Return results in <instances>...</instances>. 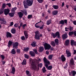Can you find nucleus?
Segmentation results:
<instances>
[{
  "mask_svg": "<svg viewBox=\"0 0 76 76\" xmlns=\"http://www.w3.org/2000/svg\"><path fill=\"white\" fill-rule=\"evenodd\" d=\"M23 5L24 8L27 9L28 8V6H31L33 4V0H25L23 2Z\"/></svg>",
  "mask_w": 76,
  "mask_h": 76,
  "instance_id": "obj_1",
  "label": "nucleus"
},
{
  "mask_svg": "<svg viewBox=\"0 0 76 76\" xmlns=\"http://www.w3.org/2000/svg\"><path fill=\"white\" fill-rule=\"evenodd\" d=\"M35 33V39H36L37 40H39L41 39L40 37H42V34H40L39 33V31H37L34 32Z\"/></svg>",
  "mask_w": 76,
  "mask_h": 76,
  "instance_id": "obj_2",
  "label": "nucleus"
},
{
  "mask_svg": "<svg viewBox=\"0 0 76 76\" xmlns=\"http://www.w3.org/2000/svg\"><path fill=\"white\" fill-rule=\"evenodd\" d=\"M44 45L45 50H50V49L51 51H53V50H54V48L53 47L51 48V45L45 42Z\"/></svg>",
  "mask_w": 76,
  "mask_h": 76,
  "instance_id": "obj_3",
  "label": "nucleus"
},
{
  "mask_svg": "<svg viewBox=\"0 0 76 76\" xmlns=\"http://www.w3.org/2000/svg\"><path fill=\"white\" fill-rule=\"evenodd\" d=\"M43 61L44 63H45V67H47V66H48V65L50 64V61H49V60H48L45 57L43 58Z\"/></svg>",
  "mask_w": 76,
  "mask_h": 76,
  "instance_id": "obj_4",
  "label": "nucleus"
},
{
  "mask_svg": "<svg viewBox=\"0 0 76 76\" xmlns=\"http://www.w3.org/2000/svg\"><path fill=\"white\" fill-rule=\"evenodd\" d=\"M52 36H53V38H55L56 37H57L58 38H60V33L58 31L56 32L55 34L52 33Z\"/></svg>",
  "mask_w": 76,
  "mask_h": 76,
  "instance_id": "obj_5",
  "label": "nucleus"
},
{
  "mask_svg": "<svg viewBox=\"0 0 76 76\" xmlns=\"http://www.w3.org/2000/svg\"><path fill=\"white\" fill-rule=\"evenodd\" d=\"M5 7H6V4L4 3L3 4L2 7L0 9V15H2V14L3 13L4 9L5 8Z\"/></svg>",
  "mask_w": 76,
  "mask_h": 76,
  "instance_id": "obj_6",
  "label": "nucleus"
},
{
  "mask_svg": "<svg viewBox=\"0 0 76 76\" xmlns=\"http://www.w3.org/2000/svg\"><path fill=\"white\" fill-rule=\"evenodd\" d=\"M32 63L33 64H31V67L33 69V70H35L37 67L36 65H35V64H34V63H35V61L34 60L32 61Z\"/></svg>",
  "mask_w": 76,
  "mask_h": 76,
  "instance_id": "obj_7",
  "label": "nucleus"
},
{
  "mask_svg": "<svg viewBox=\"0 0 76 76\" xmlns=\"http://www.w3.org/2000/svg\"><path fill=\"white\" fill-rule=\"evenodd\" d=\"M19 45V43L18 42H15L13 45V48H15L17 49L18 48V45Z\"/></svg>",
  "mask_w": 76,
  "mask_h": 76,
  "instance_id": "obj_8",
  "label": "nucleus"
},
{
  "mask_svg": "<svg viewBox=\"0 0 76 76\" xmlns=\"http://www.w3.org/2000/svg\"><path fill=\"white\" fill-rule=\"evenodd\" d=\"M7 38H12V34L9 31H7L6 32Z\"/></svg>",
  "mask_w": 76,
  "mask_h": 76,
  "instance_id": "obj_9",
  "label": "nucleus"
},
{
  "mask_svg": "<svg viewBox=\"0 0 76 76\" xmlns=\"http://www.w3.org/2000/svg\"><path fill=\"white\" fill-rule=\"evenodd\" d=\"M42 23L43 24H42V26H38L37 25H35V27L36 28H39L40 29H43V28H44V23Z\"/></svg>",
  "mask_w": 76,
  "mask_h": 76,
  "instance_id": "obj_10",
  "label": "nucleus"
},
{
  "mask_svg": "<svg viewBox=\"0 0 76 76\" xmlns=\"http://www.w3.org/2000/svg\"><path fill=\"white\" fill-rule=\"evenodd\" d=\"M18 16L20 19L22 18V17H23V13L21 12H18Z\"/></svg>",
  "mask_w": 76,
  "mask_h": 76,
  "instance_id": "obj_11",
  "label": "nucleus"
},
{
  "mask_svg": "<svg viewBox=\"0 0 76 76\" xmlns=\"http://www.w3.org/2000/svg\"><path fill=\"white\" fill-rule=\"evenodd\" d=\"M10 12V10H9V9H6L4 10V13L5 15H7Z\"/></svg>",
  "mask_w": 76,
  "mask_h": 76,
  "instance_id": "obj_12",
  "label": "nucleus"
},
{
  "mask_svg": "<svg viewBox=\"0 0 76 76\" xmlns=\"http://www.w3.org/2000/svg\"><path fill=\"white\" fill-rule=\"evenodd\" d=\"M1 22H0V23L1 25H3V24H6V21L5 20H2L1 17H0V21H1Z\"/></svg>",
  "mask_w": 76,
  "mask_h": 76,
  "instance_id": "obj_13",
  "label": "nucleus"
},
{
  "mask_svg": "<svg viewBox=\"0 0 76 76\" xmlns=\"http://www.w3.org/2000/svg\"><path fill=\"white\" fill-rule=\"evenodd\" d=\"M66 53L67 54V56L68 57H69L71 56V53L69 50H66Z\"/></svg>",
  "mask_w": 76,
  "mask_h": 76,
  "instance_id": "obj_14",
  "label": "nucleus"
},
{
  "mask_svg": "<svg viewBox=\"0 0 76 76\" xmlns=\"http://www.w3.org/2000/svg\"><path fill=\"white\" fill-rule=\"evenodd\" d=\"M61 59L62 61L64 62L65 61H66V57H64V56L63 55H62L61 57Z\"/></svg>",
  "mask_w": 76,
  "mask_h": 76,
  "instance_id": "obj_15",
  "label": "nucleus"
},
{
  "mask_svg": "<svg viewBox=\"0 0 76 76\" xmlns=\"http://www.w3.org/2000/svg\"><path fill=\"white\" fill-rule=\"evenodd\" d=\"M68 36H67V34L65 33V34H63L62 35V38L63 39H66L67 38Z\"/></svg>",
  "mask_w": 76,
  "mask_h": 76,
  "instance_id": "obj_16",
  "label": "nucleus"
},
{
  "mask_svg": "<svg viewBox=\"0 0 76 76\" xmlns=\"http://www.w3.org/2000/svg\"><path fill=\"white\" fill-rule=\"evenodd\" d=\"M44 48L42 46H40L39 47V52L40 53H41L44 51Z\"/></svg>",
  "mask_w": 76,
  "mask_h": 76,
  "instance_id": "obj_17",
  "label": "nucleus"
},
{
  "mask_svg": "<svg viewBox=\"0 0 76 76\" xmlns=\"http://www.w3.org/2000/svg\"><path fill=\"white\" fill-rule=\"evenodd\" d=\"M29 54L32 57L35 56V53L34 52L32 51H30L29 52Z\"/></svg>",
  "mask_w": 76,
  "mask_h": 76,
  "instance_id": "obj_18",
  "label": "nucleus"
},
{
  "mask_svg": "<svg viewBox=\"0 0 76 76\" xmlns=\"http://www.w3.org/2000/svg\"><path fill=\"white\" fill-rule=\"evenodd\" d=\"M46 67L47 68V70H51L53 68V66H48H48H47H47H46Z\"/></svg>",
  "mask_w": 76,
  "mask_h": 76,
  "instance_id": "obj_19",
  "label": "nucleus"
},
{
  "mask_svg": "<svg viewBox=\"0 0 76 76\" xmlns=\"http://www.w3.org/2000/svg\"><path fill=\"white\" fill-rule=\"evenodd\" d=\"M12 44H13V42L11 41L10 40L8 42V47H10L12 45Z\"/></svg>",
  "mask_w": 76,
  "mask_h": 76,
  "instance_id": "obj_20",
  "label": "nucleus"
},
{
  "mask_svg": "<svg viewBox=\"0 0 76 76\" xmlns=\"http://www.w3.org/2000/svg\"><path fill=\"white\" fill-rule=\"evenodd\" d=\"M15 49L14 48L12 50L11 53L12 54H16V50H15Z\"/></svg>",
  "mask_w": 76,
  "mask_h": 76,
  "instance_id": "obj_21",
  "label": "nucleus"
},
{
  "mask_svg": "<svg viewBox=\"0 0 76 76\" xmlns=\"http://www.w3.org/2000/svg\"><path fill=\"white\" fill-rule=\"evenodd\" d=\"M15 71H16V70L15 69V67H13L12 68V73L13 74V75L15 74Z\"/></svg>",
  "mask_w": 76,
  "mask_h": 76,
  "instance_id": "obj_22",
  "label": "nucleus"
},
{
  "mask_svg": "<svg viewBox=\"0 0 76 76\" xmlns=\"http://www.w3.org/2000/svg\"><path fill=\"white\" fill-rule=\"evenodd\" d=\"M57 13H58V11L56 10L52 12L53 15H57Z\"/></svg>",
  "mask_w": 76,
  "mask_h": 76,
  "instance_id": "obj_23",
  "label": "nucleus"
},
{
  "mask_svg": "<svg viewBox=\"0 0 76 76\" xmlns=\"http://www.w3.org/2000/svg\"><path fill=\"white\" fill-rule=\"evenodd\" d=\"M15 14V12H12V13H10L9 14V15L10 17H13L14 16V15Z\"/></svg>",
  "mask_w": 76,
  "mask_h": 76,
  "instance_id": "obj_24",
  "label": "nucleus"
},
{
  "mask_svg": "<svg viewBox=\"0 0 76 76\" xmlns=\"http://www.w3.org/2000/svg\"><path fill=\"white\" fill-rule=\"evenodd\" d=\"M11 32L13 34H15L16 33V30L15 28H12L11 30Z\"/></svg>",
  "mask_w": 76,
  "mask_h": 76,
  "instance_id": "obj_25",
  "label": "nucleus"
},
{
  "mask_svg": "<svg viewBox=\"0 0 76 76\" xmlns=\"http://www.w3.org/2000/svg\"><path fill=\"white\" fill-rule=\"evenodd\" d=\"M31 45L32 46V47H36L37 46L36 45V42H34L31 43Z\"/></svg>",
  "mask_w": 76,
  "mask_h": 76,
  "instance_id": "obj_26",
  "label": "nucleus"
},
{
  "mask_svg": "<svg viewBox=\"0 0 76 76\" xmlns=\"http://www.w3.org/2000/svg\"><path fill=\"white\" fill-rule=\"evenodd\" d=\"M70 63L71 65H75V61L73 59H72L70 61Z\"/></svg>",
  "mask_w": 76,
  "mask_h": 76,
  "instance_id": "obj_27",
  "label": "nucleus"
},
{
  "mask_svg": "<svg viewBox=\"0 0 76 76\" xmlns=\"http://www.w3.org/2000/svg\"><path fill=\"white\" fill-rule=\"evenodd\" d=\"M70 42V40L69 39H67L65 41V45H68Z\"/></svg>",
  "mask_w": 76,
  "mask_h": 76,
  "instance_id": "obj_28",
  "label": "nucleus"
},
{
  "mask_svg": "<svg viewBox=\"0 0 76 76\" xmlns=\"http://www.w3.org/2000/svg\"><path fill=\"white\" fill-rule=\"evenodd\" d=\"M16 9H17V7H15L12 8V13H15V11L16 10Z\"/></svg>",
  "mask_w": 76,
  "mask_h": 76,
  "instance_id": "obj_29",
  "label": "nucleus"
},
{
  "mask_svg": "<svg viewBox=\"0 0 76 76\" xmlns=\"http://www.w3.org/2000/svg\"><path fill=\"white\" fill-rule=\"evenodd\" d=\"M21 12L23 13H24V15H25L26 16V15H27V10H24V11L21 10Z\"/></svg>",
  "mask_w": 76,
  "mask_h": 76,
  "instance_id": "obj_30",
  "label": "nucleus"
},
{
  "mask_svg": "<svg viewBox=\"0 0 76 76\" xmlns=\"http://www.w3.org/2000/svg\"><path fill=\"white\" fill-rule=\"evenodd\" d=\"M74 34V31H69V36H71V35H73Z\"/></svg>",
  "mask_w": 76,
  "mask_h": 76,
  "instance_id": "obj_31",
  "label": "nucleus"
},
{
  "mask_svg": "<svg viewBox=\"0 0 76 76\" xmlns=\"http://www.w3.org/2000/svg\"><path fill=\"white\" fill-rule=\"evenodd\" d=\"M51 23V20H50L47 21V25H49Z\"/></svg>",
  "mask_w": 76,
  "mask_h": 76,
  "instance_id": "obj_32",
  "label": "nucleus"
},
{
  "mask_svg": "<svg viewBox=\"0 0 76 76\" xmlns=\"http://www.w3.org/2000/svg\"><path fill=\"white\" fill-rule=\"evenodd\" d=\"M59 24H62V25H64V20H61L59 22Z\"/></svg>",
  "mask_w": 76,
  "mask_h": 76,
  "instance_id": "obj_33",
  "label": "nucleus"
},
{
  "mask_svg": "<svg viewBox=\"0 0 76 76\" xmlns=\"http://www.w3.org/2000/svg\"><path fill=\"white\" fill-rule=\"evenodd\" d=\"M53 9H58V6H57V5H53Z\"/></svg>",
  "mask_w": 76,
  "mask_h": 76,
  "instance_id": "obj_34",
  "label": "nucleus"
},
{
  "mask_svg": "<svg viewBox=\"0 0 76 76\" xmlns=\"http://www.w3.org/2000/svg\"><path fill=\"white\" fill-rule=\"evenodd\" d=\"M73 29V27L71 26H69V30L70 31H72Z\"/></svg>",
  "mask_w": 76,
  "mask_h": 76,
  "instance_id": "obj_35",
  "label": "nucleus"
},
{
  "mask_svg": "<svg viewBox=\"0 0 76 76\" xmlns=\"http://www.w3.org/2000/svg\"><path fill=\"white\" fill-rule=\"evenodd\" d=\"M43 73H45L46 72L45 67H44L42 69Z\"/></svg>",
  "mask_w": 76,
  "mask_h": 76,
  "instance_id": "obj_36",
  "label": "nucleus"
},
{
  "mask_svg": "<svg viewBox=\"0 0 76 76\" xmlns=\"http://www.w3.org/2000/svg\"><path fill=\"white\" fill-rule=\"evenodd\" d=\"M55 42L56 43V45L58 44L59 40L58 39H56L55 40Z\"/></svg>",
  "mask_w": 76,
  "mask_h": 76,
  "instance_id": "obj_37",
  "label": "nucleus"
},
{
  "mask_svg": "<svg viewBox=\"0 0 76 76\" xmlns=\"http://www.w3.org/2000/svg\"><path fill=\"white\" fill-rule=\"evenodd\" d=\"M42 65H43L41 63L40 64H38L37 67H40V68H41V67H42Z\"/></svg>",
  "mask_w": 76,
  "mask_h": 76,
  "instance_id": "obj_38",
  "label": "nucleus"
},
{
  "mask_svg": "<svg viewBox=\"0 0 76 76\" xmlns=\"http://www.w3.org/2000/svg\"><path fill=\"white\" fill-rule=\"evenodd\" d=\"M72 75L73 76H75L76 75V72L75 71H72Z\"/></svg>",
  "mask_w": 76,
  "mask_h": 76,
  "instance_id": "obj_39",
  "label": "nucleus"
},
{
  "mask_svg": "<svg viewBox=\"0 0 76 76\" xmlns=\"http://www.w3.org/2000/svg\"><path fill=\"white\" fill-rule=\"evenodd\" d=\"M51 45L52 46H53V47H55L56 46V45L55 44V43H54V41H52L51 42Z\"/></svg>",
  "mask_w": 76,
  "mask_h": 76,
  "instance_id": "obj_40",
  "label": "nucleus"
},
{
  "mask_svg": "<svg viewBox=\"0 0 76 76\" xmlns=\"http://www.w3.org/2000/svg\"><path fill=\"white\" fill-rule=\"evenodd\" d=\"M21 39L22 41H24V40H25V37L24 36H23L21 37Z\"/></svg>",
  "mask_w": 76,
  "mask_h": 76,
  "instance_id": "obj_41",
  "label": "nucleus"
},
{
  "mask_svg": "<svg viewBox=\"0 0 76 76\" xmlns=\"http://www.w3.org/2000/svg\"><path fill=\"white\" fill-rule=\"evenodd\" d=\"M29 48H26L24 49V51L26 52L28 51V50H29Z\"/></svg>",
  "mask_w": 76,
  "mask_h": 76,
  "instance_id": "obj_42",
  "label": "nucleus"
},
{
  "mask_svg": "<svg viewBox=\"0 0 76 76\" xmlns=\"http://www.w3.org/2000/svg\"><path fill=\"white\" fill-rule=\"evenodd\" d=\"M1 58H2V60H4V59L5 58V57L3 55H1Z\"/></svg>",
  "mask_w": 76,
  "mask_h": 76,
  "instance_id": "obj_43",
  "label": "nucleus"
},
{
  "mask_svg": "<svg viewBox=\"0 0 76 76\" xmlns=\"http://www.w3.org/2000/svg\"><path fill=\"white\" fill-rule=\"evenodd\" d=\"M53 55H50L49 56V60H51V59H52V58H53Z\"/></svg>",
  "mask_w": 76,
  "mask_h": 76,
  "instance_id": "obj_44",
  "label": "nucleus"
},
{
  "mask_svg": "<svg viewBox=\"0 0 76 76\" xmlns=\"http://www.w3.org/2000/svg\"><path fill=\"white\" fill-rule=\"evenodd\" d=\"M16 51L18 54H20V49H17Z\"/></svg>",
  "mask_w": 76,
  "mask_h": 76,
  "instance_id": "obj_45",
  "label": "nucleus"
},
{
  "mask_svg": "<svg viewBox=\"0 0 76 76\" xmlns=\"http://www.w3.org/2000/svg\"><path fill=\"white\" fill-rule=\"evenodd\" d=\"M26 26H27L26 24H24L22 26V27L24 29H25V27Z\"/></svg>",
  "mask_w": 76,
  "mask_h": 76,
  "instance_id": "obj_46",
  "label": "nucleus"
},
{
  "mask_svg": "<svg viewBox=\"0 0 76 76\" xmlns=\"http://www.w3.org/2000/svg\"><path fill=\"white\" fill-rule=\"evenodd\" d=\"M24 57L26 58H29V56L26 54H25Z\"/></svg>",
  "mask_w": 76,
  "mask_h": 76,
  "instance_id": "obj_47",
  "label": "nucleus"
},
{
  "mask_svg": "<svg viewBox=\"0 0 76 76\" xmlns=\"http://www.w3.org/2000/svg\"><path fill=\"white\" fill-rule=\"evenodd\" d=\"M32 17V15H28V19H31V18Z\"/></svg>",
  "mask_w": 76,
  "mask_h": 76,
  "instance_id": "obj_48",
  "label": "nucleus"
},
{
  "mask_svg": "<svg viewBox=\"0 0 76 76\" xmlns=\"http://www.w3.org/2000/svg\"><path fill=\"white\" fill-rule=\"evenodd\" d=\"M39 3H42L43 2V0H37Z\"/></svg>",
  "mask_w": 76,
  "mask_h": 76,
  "instance_id": "obj_49",
  "label": "nucleus"
},
{
  "mask_svg": "<svg viewBox=\"0 0 76 76\" xmlns=\"http://www.w3.org/2000/svg\"><path fill=\"white\" fill-rule=\"evenodd\" d=\"M33 51H34V52H35V54H38V52H37V49H34Z\"/></svg>",
  "mask_w": 76,
  "mask_h": 76,
  "instance_id": "obj_50",
  "label": "nucleus"
},
{
  "mask_svg": "<svg viewBox=\"0 0 76 76\" xmlns=\"http://www.w3.org/2000/svg\"><path fill=\"white\" fill-rule=\"evenodd\" d=\"M7 6H8L9 7H11V4L10 3H7L6 4Z\"/></svg>",
  "mask_w": 76,
  "mask_h": 76,
  "instance_id": "obj_51",
  "label": "nucleus"
},
{
  "mask_svg": "<svg viewBox=\"0 0 76 76\" xmlns=\"http://www.w3.org/2000/svg\"><path fill=\"white\" fill-rule=\"evenodd\" d=\"M65 31L67 32V31H69V27L67 28V27H65Z\"/></svg>",
  "mask_w": 76,
  "mask_h": 76,
  "instance_id": "obj_52",
  "label": "nucleus"
},
{
  "mask_svg": "<svg viewBox=\"0 0 76 76\" xmlns=\"http://www.w3.org/2000/svg\"><path fill=\"white\" fill-rule=\"evenodd\" d=\"M42 25H43V24L42 23H43V22H42V21H41V20L40 21V22H38V23H36L35 25H37V24H38V23H41Z\"/></svg>",
  "mask_w": 76,
  "mask_h": 76,
  "instance_id": "obj_53",
  "label": "nucleus"
},
{
  "mask_svg": "<svg viewBox=\"0 0 76 76\" xmlns=\"http://www.w3.org/2000/svg\"><path fill=\"white\" fill-rule=\"evenodd\" d=\"M26 75H29V71H28V70H26Z\"/></svg>",
  "mask_w": 76,
  "mask_h": 76,
  "instance_id": "obj_54",
  "label": "nucleus"
},
{
  "mask_svg": "<svg viewBox=\"0 0 76 76\" xmlns=\"http://www.w3.org/2000/svg\"><path fill=\"white\" fill-rule=\"evenodd\" d=\"M24 33L25 35L28 34V32L26 31H24Z\"/></svg>",
  "mask_w": 76,
  "mask_h": 76,
  "instance_id": "obj_55",
  "label": "nucleus"
},
{
  "mask_svg": "<svg viewBox=\"0 0 76 76\" xmlns=\"http://www.w3.org/2000/svg\"><path fill=\"white\" fill-rule=\"evenodd\" d=\"M18 24L17 23H15L14 25V27H15V28H17V27H18Z\"/></svg>",
  "mask_w": 76,
  "mask_h": 76,
  "instance_id": "obj_56",
  "label": "nucleus"
},
{
  "mask_svg": "<svg viewBox=\"0 0 76 76\" xmlns=\"http://www.w3.org/2000/svg\"><path fill=\"white\" fill-rule=\"evenodd\" d=\"M13 21H12L10 23V26H13Z\"/></svg>",
  "mask_w": 76,
  "mask_h": 76,
  "instance_id": "obj_57",
  "label": "nucleus"
},
{
  "mask_svg": "<svg viewBox=\"0 0 76 76\" xmlns=\"http://www.w3.org/2000/svg\"><path fill=\"white\" fill-rule=\"evenodd\" d=\"M64 23H65L66 24H67V20H64Z\"/></svg>",
  "mask_w": 76,
  "mask_h": 76,
  "instance_id": "obj_58",
  "label": "nucleus"
},
{
  "mask_svg": "<svg viewBox=\"0 0 76 76\" xmlns=\"http://www.w3.org/2000/svg\"><path fill=\"white\" fill-rule=\"evenodd\" d=\"M22 65H26V62H23L22 63Z\"/></svg>",
  "mask_w": 76,
  "mask_h": 76,
  "instance_id": "obj_59",
  "label": "nucleus"
},
{
  "mask_svg": "<svg viewBox=\"0 0 76 76\" xmlns=\"http://www.w3.org/2000/svg\"><path fill=\"white\" fill-rule=\"evenodd\" d=\"M25 36L26 39H28V34H26L25 35Z\"/></svg>",
  "mask_w": 76,
  "mask_h": 76,
  "instance_id": "obj_60",
  "label": "nucleus"
},
{
  "mask_svg": "<svg viewBox=\"0 0 76 76\" xmlns=\"http://www.w3.org/2000/svg\"><path fill=\"white\" fill-rule=\"evenodd\" d=\"M73 23L74 25H76V20H74L73 21Z\"/></svg>",
  "mask_w": 76,
  "mask_h": 76,
  "instance_id": "obj_61",
  "label": "nucleus"
},
{
  "mask_svg": "<svg viewBox=\"0 0 76 76\" xmlns=\"http://www.w3.org/2000/svg\"><path fill=\"white\" fill-rule=\"evenodd\" d=\"M48 32H51V29L50 28H48Z\"/></svg>",
  "mask_w": 76,
  "mask_h": 76,
  "instance_id": "obj_62",
  "label": "nucleus"
},
{
  "mask_svg": "<svg viewBox=\"0 0 76 76\" xmlns=\"http://www.w3.org/2000/svg\"><path fill=\"white\" fill-rule=\"evenodd\" d=\"M64 3L63 2L62 4V7H64Z\"/></svg>",
  "mask_w": 76,
  "mask_h": 76,
  "instance_id": "obj_63",
  "label": "nucleus"
},
{
  "mask_svg": "<svg viewBox=\"0 0 76 76\" xmlns=\"http://www.w3.org/2000/svg\"><path fill=\"white\" fill-rule=\"evenodd\" d=\"M74 34L75 36H76V31H75L74 32Z\"/></svg>",
  "mask_w": 76,
  "mask_h": 76,
  "instance_id": "obj_64",
  "label": "nucleus"
}]
</instances>
